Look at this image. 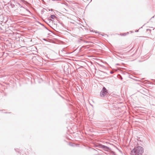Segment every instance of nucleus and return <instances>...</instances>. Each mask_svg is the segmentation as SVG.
<instances>
[{
	"label": "nucleus",
	"mask_w": 155,
	"mask_h": 155,
	"mask_svg": "<svg viewBox=\"0 0 155 155\" xmlns=\"http://www.w3.org/2000/svg\"><path fill=\"white\" fill-rule=\"evenodd\" d=\"M143 152V148L140 146H138L135 147L131 150L130 154L131 155H142Z\"/></svg>",
	"instance_id": "f257e3e1"
},
{
	"label": "nucleus",
	"mask_w": 155,
	"mask_h": 155,
	"mask_svg": "<svg viewBox=\"0 0 155 155\" xmlns=\"http://www.w3.org/2000/svg\"><path fill=\"white\" fill-rule=\"evenodd\" d=\"M107 92L105 87H104L101 92V96H104L107 94Z\"/></svg>",
	"instance_id": "f03ea898"
},
{
	"label": "nucleus",
	"mask_w": 155,
	"mask_h": 155,
	"mask_svg": "<svg viewBox=\"0 0 155 155\" xmlns=\"http://www.w3.org/2000/svg\"><path fill=\"white\" fill-rule=\"evenodd\" d=\"M51 17L52 18L54 19V18L55 17V16L54 15H51Z\"/></svg>",
	"instance_id": "7ed1b4c3"
}]
</instances>
